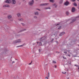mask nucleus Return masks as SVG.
<instances>
[{"instance_id":"1","label":"nucleus","mask_w":79,"mask_h":79,"mask_svg":"<svg viewBox=\"0 0 79 79\" xmlns=\"http://www.w3.org/2000/svg\"><path fill=\"white\" fill-rule=\"evenodd\" d=\"M21 41L20 40H16V41H15L13 42V44H17V43H19V42H21Z\"/></svg>"},{"instance_id":"2","label":"nucleus","mask_w":79,"mask_h":79,"mask_svg":"<svg viewBox=\"0 0 79 79\" xmlns=\"http://www.w3.org/2000/svg\"><path fill=\"white\" fill-rule=\"evenodd\" d=\"M34 0H32L31 2H29V5H32L34 4Z\"/></svg>"},{"instance_id":"3","label":"nucleus","mask_w":79,"mask_h":79,"mask_svg":"<svg viewBox=\"0 0 79 79\" xmlns=\"http://www.w3.org/2000/svg\"><path fill=\"white\" fill-rule=\"evenodd\" d=\"M11 0H7L5 1V2L6 3H11Z\"/></svg>"},{"instance_id":"4","label":"nucleus","mask_w":79,"mask_h":79,"mask_svg":"<svg viewBox=\"0 0 79 79\" xmlns=\"http://www.w3.org/2000/svg\"><path fill=\"white\" fill-rule=\"evenodd\" d=\"M76 10V9L74 7H73L72 9V12L74 13Z\"/></svg>"},{"instance_id":"5","label":"nucleus","mask_w":79,"mask_h":79,"mask_svg":"<svg viewBox=\"0 0 79 79\" xmlns=\"http://www.w3.org/2000/svg\"><path fill=\"white\" fill-rule=\"evenodd\" d=\"M69 3V2L68 1H66L65 3L64 4V5H66V6H68V4Z\"/></svg>"},{"instance_id":"6","label":"nucleus","mask_w":79,"mask_h":79,"mask_svg":"<svg viewBox=\"0 0 79 79\" xmlns=\"http://www.w3.org/2000/svg\"><path fill=\"white\" fill-rule=\"evenodd\" d=\"M47 5H48V3H44L40 5L41 6H47Z\"/></svg>"},{"instance_id":"7","label":"nucleus","mask_w":79,"mask_h":79,"mask_svg":"<svg viewBox=\"0 0 79 79\" xmlns=\"http://www.w3.org/2000/svg\"><path fill=\"white\" fill-rule=\"evenodd\" d=\"M65 34V32H63L61 33L59 35V36H62L63 34Z\"/></svg>"},{"instance_id":"8","label":"nucleus","mask_w":79,"mask_h":79,"mask_svg":"<svg viewBox=\"0 0 79 79\" xmlns=\"http://www.w3.org/2000/svg\"><path fill=\"white\" fill-rule=\"evenodd\" d=\"M3 7H10L9 5H5L3 6Z\"/></svg>"},{"instance_id":"9","label":"nucleus","mask_w":79,"mask_h":79,"mask_svg":"<svg viewBox=\"0 0 79 79\" xmlns=\"http://www.w3.org/2000/svg\"><path fill=\"white\" fill-rule=\"evenodd\" d=\"M12 2L13 4H15L16 3V1H15V0H12Z\"/></svg>"},{"instance_id":"10","label":"nucleus","mask_w":79,"mask_h":79,"mask_svg":"<svg viewBox=\"0 0 79 79\" xmlns=\"http://www.w3.org/2000/svg\"><path fill=\"white\" fill-rule=\"evenodd\" d=\"M45 39H46V38H45V37H43L41 38L40 40L41 41L42 40H45Z\"/></svg>"},{"instance_id":"11","label":"nucleus","mask_w":79,"mask_h":79,"mask_svg":"<svg viewBox=\"0 0 79 79\" xmlns=\"http://www.w3.org/2000/svg\"><path fill=\"white\" fill-rule=\"evenodd\" d=\"M44 10H50V9H51V8H50V7H46L45 8H44Z\"/></svg>"},{"instance_id":"12","label":"nucleus","mask_w":79,"mask_h":79,"mask_svg":"<svg viewBox=\"0 0 79 79\" xmlns=\"http://www.w3.org/2000/svg\"><path fill=\"white\" fill-rule=\"evenodd\" d=\"M8 19H11V16L10 15H8Z\"/></svg>"},{"instance_id":"13","label":"nucleus","mask_w":79,"mask_h":79,"mask_svg":"<svg viewBox=\"0 0 79 79\" xmlns=\"http://www.w3.org/2000/svg\"><path fill=\"white\" fill-rule=\"evenodd\" d=\"M19 20L20 21H23V19H19Z\"/></svg>"},{"instance_id":"14","label":"nucleus","mask_w":79,"mask_h":79,"mask_svg":"<svg viewBox=\"0 0 79 79\" xmlns=\"http://www.w3.org/2000/svg\"><path fill=\"white\" fill-rule=\"evenodd\" d=\"M50 2H52V3H53L55 2V0H50Z\"/></svg>"},{"instance_id":"15","label":"nucleus","mask_w":79,"mask_h":79,"mask_svg":"<svg viewBox=\"0 0 79 79\" xmlns=\"http://www.w3.org/2000/svg\"><path fill=\"white\" fill-rule=\"evenodd\" d=\"M73 5H74V6H77V4H76V3H74L73 4Z\"/></svg>"},{"instance_id":"16","label":"nucleus","mask_w":79,"mask_h":79,"mask_svg":"<svg viewBox=\"0 0 79 79\" xmlns=\"http://www.w3.org/2000/svg\"><path fill=\"white\" fill-rule=\"evenodd\" d=\"M35 15H39V13L38 12H36L35 13Z\"/></svg>"},{"instance_id":"17","label":"nucleus","mask_w":79,"mask_h":79,"mask_svg":"<svg viewBox=\"0 0 79 79\" xmlns=\"http://www.w3.org/2000/svg\"><path fill=\"white\" fill-rule=\"evenodd\" d=\"M76 21V19H75L72 20V22L71 23H74V21Z\"/></svg>"},{"instance_id":"18","label":"nucleus","mask_w":79,"mask_h":79,"mask_svg":"<svg viewBox=\"0 0 79 79\" xmlns=\"http://www.w3.org/2000/svg\"><path fill=\"white\" fill-rule=\"evenodd\" d=\"M17 16L18 17H20L21 16V14H17Z\"/></svg>"},{"instance_id":"19","label":"nucleus","mask_w":79,"mask_h":79,"mask_svg":"<svg viewBox=\"0 0 79 79\" xmlns=\"http://www.w3.org/2000/svg\"><path fill=\"white\" fill-rule=\"evenodd\" d=\"M63 3V0H60L59 2L60 3Z\"/></svg>"},{"instance_id":"20","label":"nucleus","mask_w":79,"mask_h":79,"mask_svg":"<svg viewBox=\"0 0 79 79\" xmlns=\"http://www.w3.org/2000/svg\"><path fill=\"white\" fill-rule=\"evenodd\" d=\"M53 6H55V8H56V6H57L56 5V4H54L53 5Z\"/></svg>"},{"instance_id":"21","label":"nucleus","mask_w":79,"mask_h":79,"mask_svg":"<svg viewBox=\"0 0 79 79\" xmlns=\"http://www.w3.org/2000/svg\"><path fill=\"white\" fill-rule=\"evenodd\" d=\"M53 63H54V64H56V61H53Z\"/></svg>"},{"instance_id":"22","label":"nucleus","mask_w":79,"mask_h":79,"mask_svg":"<svg viewBox=\"0 0 79 79\" xmlns=\"http://www.w3.org/2000/svg\"><path fill=\"white\" fill-rule=\"evenodd\" d=\"M50 74L49 73H48V77H50V75H49Z\"/></svg>"},{"instance_id":"23","label":"nucleus","mask_w":79,"mask_h":79,"mask_svg":"<svg viewBox=\"0 0 79 79\" xmlns=\"http://www.w3.org/2000/svg\"><path fill=\"white\" fill-rule=\"evenodd\" d=\"M62 74H66V72H62Z\"/></svg>"},{"instance_id":"24","label":"nucleus","mask_w":79,"mask_h":79,"mask_svg":"<svg viewBox=\"0 0 79 79\" xmlns=\"http://www.w3.org/2000/svg\"><path fill=\"white\" fill-rule=\"evenodd\" d=\"M23 47V45L18 46H17V47Z\"/></svg>"},{"instance_id":"25","label":"nucleus","mask_w":79,"mask_h":79,"mask_svg":"<svg viewBox=\"0 0 79 79\" xmlns=\"http://www.w3.org/2000/svg\"><path fill=\"white\" fill-rule=\"evenodd\" d=\"M66 14L67 15H69V12H67L66 13Z\"/></svg>"},{"instance_id":"26","label":"nucleus","mask_w":79,"mask_h":79,"mask_svg":"<svg viewBox=\"0 0 79 79\" xmlns=\"http://www.w3.org/2000/svg\"><path fill=\"white\" fill-rule=\"evenodd\" d=\"M63 58L64 59H65V60H66V58L64 57V56H63Z\"/></svg>"},{"instance_id":"27","label":"nucleus","mask_w":79,"mask_h":79,"mask_svg":"<svg viewBox=\"0 0 79 79\" xmlns=\"http://www.w3.org/2000/svg\"><path fill=\"white\" fill-rule=\"evenodd\" d=\"M61 28V27H60L59 28H58V29H60Z\"/></svg>"},{"instance_id":"28","label":"nucleus","mask_w":79,"mask_h":79,"mask_svg":"<svg viewBox=\"0 0 79 79\" xmlns=\"http://www.w3.org/2000/svg\"><path fill=\"white\" fill-rule=\"evenodd\" d=\"M40 45H42V43H41V42L40 43Z\"/></svg>"},{"instance_id":"29","label":"nucleus","mask_w":79,"mask_h":79,"mask_svg":"<svg viewBox=\"0 0 79 79\" xmlns=\"http://www.w3.org/2000/svg\"><path fill=\"white\" fill-rule=\"evenodd\" d=\"M64 53H65V54H67V52H64Z\"/></svg>"},{"instance_id":"30","label":"nucleus","mask_w":79,"mask_h":79,"mask_svg":"<svg viewBox=\"0 0 79 79\" xmlns=\"http://www.w3.org/2000/svg\"><path fill=\"white\" fill-rule=\"evenodd\" d=\"M72 0V2H74L75 1H76V0Z\"/></svg>"},{"instance_id":"31","label":"nucleus","mask_w":79,"mask_h":79,"mask_svg":"<svg viewBox=\"0 0 79 79\" xmlns=\"http://www.w3.org/2000/svg\"><path fill=\"white\" fill-rule=\"evenodd\" d=\"M34 18H37V16H35L34 17Z\"/></svg>"},{"instance_id":"32","label":"nucleus","mask_w":79,"mask_h":79,"mask_svg":"<svg viewBox=\"0 0 79 79\" xmlns=\"http://www.w3.org/2000/svg\"><path fill=\"white\" fill-rule=\"evenodd\" d=\"M45 79H48V77H45Z\"/></svg>"},{"instance_id":"33","label":"nucleus","mask_w":79,"mask_h":79,"mask_svg":"<svg viewBox=\"0 0 79 79\" xmlns=\"http://www.w3.org/2000/svg\"><path fill=\"white\" fill-rule=\"evenodd\" d=\"M75 66H76L77 67H79V66L77 65H75Z\"/></svg>"},{"instance_id":"34","label":"nucleus","mask_w":79,"mask_h":79,"mask_svg":"<svg viewBox=\"0 0 79 79\" xmlns=\"http://www.w3.org/2000/svg\"><path fill=\"white\" fill-rule=\"evenodd\" d=\"M59 24H60V23H58L57 24V25H56V26H57L58 25H59Z\"/></svg>"},{"instance_id":"35","label":"nucleus","mask_w":79,"mask_h":79,"mask_svg":"<svg viewBox=\"0 0 79 79\" xmlns=\"http://www.w3.org/2000/svg\"><path fill=\"white\" fill-rule=\"evenodd\" d=\"M22 25H23V26H24V24L23 23H22Z\"/></svg>"},{"instance_id":"36","label":"nucleus","mask_w":79,"mask_h":79,"mask_svg":"<svg viewBox=\"0 0 79 79\" xmlns=\"http://www.w3.org/2000/svg\"><path fill=\"white\" fill-rule=\"evenodd\" d=\"M31 64H32V62H31V63H29V64L31 65Z\"/></svg>"},{"instance_id":"37","label":"nucleus","mask_w":79,"mask_h":79,"mask_svg":"<svg viewBox=\"0 0 79 79\" xmlns=\"http://www.w3.org/2000/svg\"><path fill=\"white\" fill-rule=\"evenodd\" d=\"M55 68H56V65L55 66Z\"/></svg>"},{"instance_id":"38","label":"nucleus","mask_w":79,"mask_h":79,"mask_svg":"<svg viewBox=\"0 0 79 79\" xmlns=\"http://www.w3.org/2000/svg\"><path fill=\"white\" fill-rule=\"evenodd\" d=\"M39 52H40V49H39Z\"/></svg>"},{"instance_id":"39","label":"nucleus","mask_w":79,"mask_h":79,"mask_svg":"<svg viewBox=\"0 0 79 79\" xmlns=\"http://www.w3.org/2000/svg\"><path fill=\"white\" fill-rule=\"evenodd\" d=\"M68 56H69V57H70V56H70V55H68Z\"/></svg>"},{"instance_id":"40","label":"nucleus","mask_w":79,"mask_h":79,"mask_svg":"<svg viewBox=\"0 0 79 79\" xmlns=\"http://www.w3.org/2000/svg\"><path fill=\"white\" fill-rule=\"evenodd\" d=\"M12 63H15V61H13L12 62Z\"/></svg>"},{"instance_id":"41","label":"nucleus","mask_w":79,"mask_h":79,"mask_svg":"<svg viewBox=\"0 0 79 79\" xmlns=\"http://www.w3.org/2000/svg\"><path fill=\"white\" fill-rule=\"evenodd\" d=\"M56 42L57 43V44H58V41H56Z\"/></svg>"},{"instance_id":"42","label":"nucleus","mask_w":79,"mask_h":79,"mask_svg":"<svg viewBox=\"0 0 79 79\" xmlns=\"http://www.w3.org/2000/svg\"><path fill=\"white\" fill-rule=\"evenodd\" d=\"M37 10H38L39 11H40V10H39V9H37Z\"/></svg>"},{"instance_id":"43","label":"nucleus","mask_w":79,"mask_h":79,"mask_svg":"<svg viewBox=\"0 0 79 79\" xmlns=\"http://www.w3.org/2000/svg\"><path fill=\"white\" fill-rule=\"evenodd\" d=\"M39 42H37V44H39Z\"/></svg>"},{"instance_id":"44","label":"nucleus","mask_w":79,"mask_h":79,"mask_svg":"<svg viewBox=\"0 0 79 79\" xmlns=\"http://www.w3.org/2000/svg\"><path fill=\"white\" fill-rule=\"evenodd\" d=\"M78 2H79V0H77Z\"/></svg>"},{"instance_id":"45","label":"nucleus","mask_w":79,"mask_h":79,"mask_svg":"<svg viewBox=\"0 0 79 79\" xmlns=\"http://www.w3.org/2000/svg\"><path fill=\"white\" fill-rule=\"evenodd\" d=\"M14 79H15V77H14Z\"/></svg>"},{"instance_id":"46","label":"nucleus","mask_w":79,"mask_h":79,"mask_svg":"<svg viewBox=\"0 0 79 79\" xmlns=\"http://www.w3.org/2000/svg\"><path fill=\"white\" fill-rule=\"evenodd\" d=\"M22 31H20V32H22Z\"/></svg>"},{"instance_id":"47","label":"nucleus","mask_w":79,"mask_h":79,"mask_svg":"<svg viewBox=\"0 0 79 79\" xmlns=\"http://www.w3.org/2000/svg\"><path fill=\"white\" fill-rule=\"evenodd\" d=\"M78 69H79V67L78 68Z\"/></svg>"},{"instance_id":"48","label":"nucleus","mask_w":79,"mask_h":79,"mask_svg":"<svg viewBox=\"0 0 79 79\" xmlns=\"http://www.w3.org/2000/svg\"><path fill=\"white\" fill-rule=\"evenodd\" d=\"M25 30H24L23 31H24Z\"/></svg>"},{"instance_id":"49","label":"nucleus","mask_w":79,"mask_h":79,"mask_svg":"<svg viewBox=\"0 0 79 79\" xmlns=\"http://www.w3.org/2000/svg\"><path fill=\"white\" fill-rule=\"evenodd\" d=\"M78 46V47H79V45Z\"/></svg>"},{"instance_id":"50","label":"nucleus","mask_w":79,"mask_h":79,"mask_svg":"<svg viewBox=\"0 0 79 79\" xmlns=\"http://www.w3.org/2000/svg\"><path fill=\"white\" fill-rule=\"evenodd\" d=\"M54 35H55V34H54Z\"/></svg>"}]
</instances>
